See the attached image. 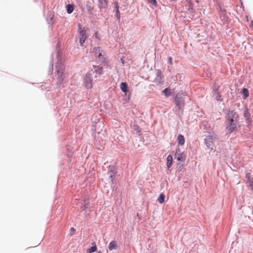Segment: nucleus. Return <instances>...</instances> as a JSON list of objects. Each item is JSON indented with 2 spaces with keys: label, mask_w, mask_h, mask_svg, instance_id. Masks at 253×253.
I'll return each instance as SVG.
<instances>
[{
  "label": "nucleus",
  "mask_w": 253,
  "mask_h": 253,
  "mask_svg": "<svg viewBox=\"0 0 253 253\" xmlns=\"http://www.w3.org/2000/svg\"><path fill=\"white\" fill-rule=\"evenodd\" d=\"M234 119V118H228L227 123H237Z\"/></svg>",
  "instance_id": "obj_24"
},
{
  "label": "nucleus",
  "mask_w": 253,
  "mask_h": 253,
  "mask_svg": "<svg viewBox=\"0 0 253 253\" xmlns=\"http://www.w3.org/2000/svg\"><path fill=\"white\" fill-rule=\"evenodd\" d=\"M137 128L138 129V130L139 129V127L138 126H137Z\"/></svg>",
  "instance_id": "obj_36"
},
{
  "label": "nucleus",
  "mask_w": 253,
  "mask_h": 253,
  "mask_svg": "<svg viewBox=\"0 0 253 253\" xmlns=\"http://www.w3.org/2000/svg\"><path fill=\"white\" fill-rule=\"evenodd\" d=\"M91 244H92V246L91 248L86 250L87 253H92L96 251L97 247H96L95 242H93Z\"/></svg>",
  "instance_id": "obj_7"
},
{
  "label": "nucleus",
  "mask_w": 253,
  "mask_h": 253,
  "mask_svg": "<svg viewBox=\"0 0 253 253\" xmlns=\"http://www.w3.org/2000/svg\"><path fill=\"white\" fill-rule=\"evenodd\" d=\"M102 67H97V69L96 70V72L98 75H101L102 74Z\"/></svg>",
  "instance_id": "obj_25"
},
{
  "label": "nucleus",
  "mask_w": 253,
  "mask_h": 253,
  "mask_svg": "<svg viewBox=\"0 0 253 253\" xmlns=\"http://www.w3.org/2000/svg\"><path fill=\"white\" fill-rule=\"evenodd\" d=\"M86 6L87 8V10L89 13H92L94 10V6L91 2L89 1H87L86 3Z\"/></svg>",
  "instance_id": "obj_8"
},
{
  "label": "nucleus",
  "mask_w": 253,
  "mask_h": 253,
  "mask_svg": "<svg viewBox=\"0 0 253 253\" xmlns=\"http://www.w3.org/2000/svg\"><path fill=\"white\" fill-rule=\"evenodd\" d=\"M242 92L244 94V95H245V97L249 96V93L248 90L247 88H243L242 90Z\"/></svg>",
  "instance_id": "obj_22"
},
{
  "label": "nucleus",
  "mask_w": 253,
  "mask_h": 253,
  "mask_svg": "<svg viewBox=\"0 0 253 253\" xmlns=\"http://www.w3.org/2000/svg\"><path fill=\"white\" fill-rule=\"evenodd\" d=\"M175 158L180 162H183L185 160V156L179 149L176 150L175 154Z\"/></svg>",
  "instance_id": "obj_6"
},
{
  "label": "nucleus",
  "mask_w": 253,
  "mask_h": 253,
  "mask_svg": "<svg viewBox=\"0 0 253 253\" xmlns=\"http://www.w3.org/2000/svg\"><path fill=\"white\" fill-rule=\"evenodd\" d=\"M221 96L219 93L217 92L216 94V99L217 100H220Z\"/></svg>",
  "instance_id": "obj_29"
},
{
  "label": "nucleus",
  "mask_w": 253,
  "mask_h": 253,
  "mask_svg": "<svg viewBox=\"0 0 253 253\" xmlns=\"http://www.w3.org/2000/svg\"><path fill=\"white\" fill-rule=\"evenodd\" d=\"M101 48L99 47H95L94 48V51L96 57L98 56V55L99 54V53H101Z\"/></svg>",
  "instance_id": "obj_20"
},
{
  "label": "nucleus",
  "mask_w": 253,
  "mask_h": 253,
  "mask_svg": "<svg viewBox=\"0 0 253 253\" xmlns=\"http://www.w3.org/2000/svg\"><path fill=\"white\" fill-rule=\"evenodd\" d=\"M97 57L100 62H104L106 60L105 57L102 55L101 53H99V54L98 55Z\"/></svg>",
  "instance_id": "obj_18"
},
{
  "label": "nucleus",
  "mask_w": 253,
  "mask_h": 253,
  "mask_svg": "<svg viewBox=\"0 0 253 253\" xmlns=\"http://www.w3.org/2000/svg\"><path fill=\"white\" fill-rule=\"evenodd\" d=\"M237 123H227L226 130L230 134L237 128Z\"/></svg>",
  "instance_id": "obj_5"
},
{
  "label": "nucleus",
  "mask_w": 253,
  "mask_h": 253,
  "mask_svg": "<svg viewBox=\"0 0 253 253\" xmlns=\"http://www.w3.org/2000/svg\"><path fill=\"white\" fill-rule=\"evenodd\" d=\"M184 101L185 98L182 95L180 94V93L176 94L175 98V102L176 105L178 108V109H181L184 106Z\"/></svg>",
  "instance_id": "obj_2"
},
{
  "label": "nucleus",
  "mask_w": 253,
  "mask_h": 253,
  "mask_svg": "<svg viewBox=\"0 0 253 253\" xmlns=\"http://www.w3.org/2000/svg\"><path fill=\"white\" fill-rule=\"evenodd\" d=\"M246 177L248 179V182H249L250 180H253V178L251 177V174L250 173H247L246 175Z\"/></svg>",
  "instance_id": "obj_26"
},
{
  "label": "nucleus",
  "mask_w": 253,
  "mask_h": 253,
  "mask_svg": "<svg viewBox=\"0 0 253 253\" xmlns=\"http://www.w3.org/2000/svg\"><path fill=\"white\" fill-rule=\"evenodd\" d=\"M177 141H178V144L179 145H181V146L183 145L185 143V139H184V136L181 134L178 135Z\"/></svg>",
  "instance_id": "obj_10"
},
{
  "label": "nucleus",
  "mask_w": 253,
  "mask_h": 253,
  "mask_svg": "<svg viewBox=\"0 0 253 253\" xmlns=\"http://www.w3.org/2000/svg\"><path fill=\"white\" fill-rule=\"evenodd\" d=\"M80 28H79V33L80 35V43L81 45H82L85 42V40L86 39V32L84 30H82L81 25H79Z\"/></svg>",
  "instance_id": "obj_4"
},
{
  "label": "nucleus",
  "mask_w": 253,
  "mask_h": 253,
  "mask_svg": "<svg viewBox=\"0 0 253 253\" xmlns=\"http://www.w3.org/2000/svg\"><path fill=\"white\" fill-rule=\"evenodd\" d=\"M83 85L87 89L92 87V76L90 73H87L83 78Z\"/></svg>",
  "instance_id": "obj_1"
},
{
  "label": "nucleus",
  "mask_w": 253,
  "mask_h": 253,
  "mask_svg": "<svg viewBox=\"0 0 253 253\" xmlns=\"http://www.w3.org/2000/svg\"><path fill=\"white\" fill-rule=\"evenodd\" d=\"M58 82L60 84H62L63 83V81L64 78H65V75L63 72H58Z\"/></svg>",
  "instance_id": "obj_12"
},
{
  "label": "nucleus",
  "mask_w": 253,
  "mask_h": 253,
  "mask_svg": "<svg viewBox=\"0 0 253 253\" xmlns=\"http://www.w3.org/2000/svg\"><path fill=\"white\" fill-rule=\"evenodd\" d=\"M244 116L247 121V123H249L251 115L248 110H246V111L245 112V113L244 114Z\"/></svg>",
  "instance_id": "obj_14"
},
{
  "label": "nucleus",
  "mask_w": 253,
  "mask_h": 253,
  "mask_svg": "<svg viewBox=\"0 0 253 253\" xmlns=\"http://www.w3.org/2000/svg\"><path fill=\"white\" fill-rule=\"evenodd\" d=\"M235 112L233 111H229L227 113L228 119L231 118H234Z\"/></svg>",
  "instance_id": "obj_21"
},
{
  "label": "nucleus",
  "mask_w": 253,
  "mask_h": 253,
  "mask_svg": "<svg viewBox=\"0 0 253 253\" xmlns=\"http://www.w3.org/2000/svg\"><path fill=\"white\" fill-rule=\"evenodd\" d=\"M117 17H118V19L120 20V12H119V10L118 9V7H117Z\"/></svg>",
  "instance_id": "obj_30"
},
{
  "label": "nucleus",
  "mask_w": 253,
  "mask_h": 253,
  "mask_svg": "<svg viewBox=\"0 0 253 253\" xmlns=\"http://www.w3.org/2000/svg\"><path fill=\"white\" fill-rule=\"evenodd\" d=\"M167 167L168 169H169L172 164V157L169 155L167 157Z\"/></svg>",
  "instance_id": "obj_13"
},
{
  "label": "nucleus",
  "mask_w": 253,
  "mask_h": 253,
  "mask_svg": "<svg viewBox=\"0 0 253 253\" xmlns=\"http://www.w3.org/2000/svg\"><path fill=\"white\" fill-rule=\"evenodd\" d=\"M252 27L253 28V23H252Z\"/></svg>",
  "instance_id": "obj_35"
},
{
  "label": "nucleus",
  "mask_w": 253,
  "mask_h": 253,
  "mask_svg": "<svg viewBox=\"0 0 253 253\" xmlns=\"http://www.w3.org/2000/svg\"><path fill=\"white\" fill-rule=\"evenodd\" d=\"M165 196L163 193L161 194L158 197L157 201L160 204H163L165 201Z\"/></svg>",
  "instance_id": "obj_15"
},
{
  "label": "nucleus",
  "mask_w": 253,
  "mask_h": 253,
  "mask_svg": "<svg viewBox=\"0 0 253 253\" xmlns=\"http://www.w3.org/2000/svg\"><path fill=\"white\" fill-rule=\"evenodd\" d=\"M120 88L122 91L125 93H126L128 91V86L126 83H121L120 84Z\"/></svg>",
  "instance_id": "obj_9"
},
{
  "label": "nucleus",
  "mask_w": 253,
  "mask_h": 253,
  "mask_svg": "<svg viewBox=\"0 0 253 253\" xmlns=\"http://www.w3.org/2000/svg\"><path fill=\"white\" fill-rule=\"evenodd\" d=\"M67 11L69 14L73 12L74 10V6L72 4H69L66 6Z\"/></svg>",
  "instance_id": "obj_17"
},
{
  "label": "nucleus",
  "mask_w": 253,
  "mask_h": 253,
  "mask_svg": "<svg viewBox=\"0 0 253 253\" xmlns=\"http://www.w3.org/2000/svg\"><path fill=\"white\" fill-rule=\"evenodd\" d=\"M76 231V229L74 228H71L70 229V232L72 233H74Z\"/></svg>",
  "instance_id": "obj_33"
},
{
  "label": "nucleus",
  "mask_w": 253,
  "mask_h": 253,
  "mask_svg": "<svg viewBox=\"0 0 253 253\" xmlns=\"http://www.w3.org/2000/svg\"><path fill=\"white\" fill-rule=\"evenodd\" d=\"M162 92L167 97H169L171 94L170 92L169 91V88H165L162 91Z\"/></svg>",
  "instance_id": "obj_19"
},
{
  "label": "nucleus",
  "mask_w": 253,
  "mask_h": 253,
  "mask_svg": "<svg viewBox=\"0 0 253 253\" xmlns=\"http://www.w3.org/2000/svg\"><path fill=\"white\" fill-rule=\"evenodd\" d=\"M117 247L116 243L115 241H112L110 243L109 245V249L110 251L115 249Z\"/></svg>",
  "instance_id": "obj_16"
},
{
  "label": "nucleus",
  "mask_w": 253,
  "mask_h": 253,
  "mask_svg": "<svg viewBox=\"0 0 253 253\" xmlns=\"http://www.w3.org/2000/svg\"><path fill=\"white\" fill-rule=\"evenodd\" d=\"M168 59H169V64L170 65H172V57H169Z\"/></svg>",
  "instance_id": "obj_31"
},
{
  "label": "nucleus",
  "mask_w": 253,
  "mask_h": 253,
  "mask_svg": "<svg viewBox=\"0 0 253 253\" xmlns=\"http://www.w3.org/2000/svg\"><path fill=\"white\" fill-rule=\"evenodd\" d=\"M99 6L100 8H106L108 5L107 0H98Z\"/></svg>",
  "instance_id": "obj_11"
},
{
  "label": "nucleus",
  "mask_w": 253,
  "mask_h": 253,
  "mask_svg": "<svg viewBox=\"0 0 253 253\" xmlns=\"http://www.w3.org/2000/svg\"><path fill=\"white\" fill-rule=\"evenodd\" d=\"M84 202L85 203V204H86L87 206H88L89 204V201L88 199H85L84 200Z\"/></svg>",
  "instance_id": "obj_32"
},
{
  "label": "nucleus",
  "mask_w": 253,
  "mask_h": 253,
  "mask_svg": "<svg viewBox=\"0 0 253 253\" xmlns=\"http://www.w3.org/2000/svg\"><path fill=\"white\" fill-rule=\"evenodd\" d=\"M214 137L211 134L208 135L205 138V143L206 146L211 149L214 145Z\"/></svg>",
  "instance_id": "obj_3"
},
{
  "label": "nucleus",
  "mask_w": 253,
  "mask_h": 253,
  "mask_svg": "<svg viewBox=\"0 0 253 253\" xmlns=\"http://www.w3.org/2000/svg\"><path fill=\"white\" fill-rule=\"evenodd\" d=\"M84 210H85L88 208V206H87L86 204H84Z\"/></svg>",
  "instance_id": "obj_34"
},
{
  "label": "nucleus",
  "mask_w": 253,
  "mask_h": 253,
  "mask_svg": "<svg viewBox=\"0 0 253 253\" xmlns=\"http://www.w3.org/2000/svg\"><path fill=\"white\" fill-rule=\"evenodd\" d=\"M149 2L152 3L154 6H157V2L156 0H149Z\"/></svg>",
  "instance_id": "obj_28"
},
{
  "label": "nucleus",
  "mask_w": 253,
  "mask_h": 253,
  "mask_svg": "<svg viewBox=\"0 0 253 253\" xmlns=\"http://www.w3.org/2000/svg\"><path fill=\"white\" fill-rule=\"evenodd\" d=\"M248 183H249V186L251 187V189L253 191V180H250L249 182Z\"/></svg>",
  "instance_id": "obj_27"
},
{
  "label": "nucleus",
  "mask_w": 253,
  "mask_h": 253,
  "mask_svg": "<svg viewBox=\"0 0 253 253\" xmlns=\"http://www.w3.org/2000/svg\"><path fill=\"white\" fill-rule=\"evenodd\" d=\"M186 1L189 6V10H190L191 9V10L192 11L193 6H192V2H191V0H186Z\"/></svg>",
  "instance_id": "obj_23"
}]
</instances>
